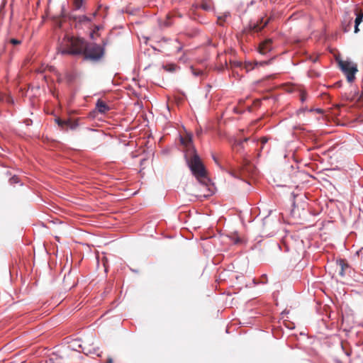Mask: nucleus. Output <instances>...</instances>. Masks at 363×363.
Listing matches in <instances>:
<instances>
[{"label":"nucleus","mask_w":363,"mask_h":363,"mask_svg":"<svg viewBox=\"0 0 363 363\" xmlns=\"http://www.w3.org/2000/svg\"><path fill=\"white\" fill-rule=\"evenodd\" d=\"M201 7L205 11H209L211 9V5L209 2L203 1L201 4Z\"/></svg>","instance_id":"obj_11"},{"label":"nucleus","mask_w":363,"mask_h":363,"mask_svg":"<svg viewBox=\"0 0 363 363\" xmlns=\"http://www.w3.org/2000/svg\"><path fill=\"white\" fill-rule=\"evenodd\" d=\"M11 184L18 183V178L16 176L13 177L10 179Z\"/></svg>","instance_id":"obj_17"},{"label":"nucleus","mask_w":363,"mask_h":363,"mask_svg":"<svg viewBox=\"0 0 363 363\" xmlns=\"http://www.w3.org/2000/svg\"><path fill=\"white\" fill-rule=\"evenodd\" d=\"M60 52L62 55H83L86 60H99L104 55V48L94 43L88 44L83 38L66 36L62 43Z\"/></svg>","instance_id":"obj_1"},{"label":"nucleus","mask_w":363,"mask_h":363,"mask_svg":"<svg viewBox=\"0 0 363 363\" xmlns=\"http://www.w3.org/2000/svg\"><path fill=\"white\" fill-rule=\"evenodd\" d=\"M167 66L165 67V68L167 69V70H168L169 72H173L175 69V67L174 65H169V68H167Z\"/></svg>","instance_id":"obj_18"},{"label":"nucleus","mask_w":363,"mask_h":363,"mask_svg":"<svg viewBox=\"0 0 363 363\" xmlns=\"http://www.w3.org/2000/svg\"><path fill=\"white\" fill-rule=\"evenodd\" d=\"M255 64H256V65H263L267 64V62H265V61H264V62H255Z\"/></svg>","instance_id":"obj_22"},{"label":"nucleus","mask_w":363,"mask_h":363,"mask_svg":"<svg viewBox=\"0 0 363 363\" xmlns=\"http://www.w3.org/2000/svg\"><path fill=\"white\" fill-rule=\"evenodd\" d=\"M352 24H342V30L345 33L349 32L352 28Z\"/></svg>","instance_id":"obj_14"},{"label":"nucleus","mask_w":363,"mask_h":363,"mask_svg":"<svg viewBox=\"0 0 363 363\" xmlns=\"http://www.w3.org/2000/svg\"><path fill=\"white\" fill-rule=\"evenodd\" d=\"M185 158L193 175L200 183L206 185L208 179L206 169L199 155L195 152L190 155H185Z\"/></svg>","instance_id":"obj_2"},{"label":"nucleus","mask_w":363,"mask_h":363,"mask_svg":"<svg viewBox=\"0 0 363 363\" xmlns=\"http://www.w3.org/2000/svg\"><path fill=\"white\" fill-rule=\"evenodd\" d=\"M268 139L267 138H262L261 139V143L262 145H264L266 143H267Z\"/></svg>","instance_id":"obj_21"},{"label":"nucleus","mask_w":363,"mask_h":363,"mask_svg":"<svg viewBox=\"0 0 363 363\" xmlns=\"http://www.w3.org/2000/svg\"><path fill=\"white\" fill-rule=\"evenodd\" d=\"M56 122L60 127H64L65 125H69L70 123L69 121H63L60 118H57Z\"/></svg>","instance_id":"obj_9"},{"label":"nucleus","mask_w":363,"mask_h":363,"mask_svg":"<svg viewBox=\"0 0 363 363\" xmlns=\"http://www.w3.org/2000/svg\"><path fill=\"white\" fill-rule=\"evenodd\" d=\"M337 264L338 265L340 266V274L341 276H344L345 274V268H347L348 267V265L347 263L345 262L344 260L342 259H340L337 262Z\"/></svg>","instance_id":"obj_8"},{"label":"nucleus","mask_w":363,"mask_h":363,"mask_svg":"<svg viewBox=\"0 0 363 363\" xmlns=\"http://www.w3.org/2000/svg\"><path fill=\"white\" fill-rule=\"evenodd\" d=\"M247 140H248V138H246L244 139V141H247Z\"/></svg>","instance_id":"obj_26"},{"label":"nucleus","mask_w":363,"mask_h":363,"mask_svg":"<svg viewBox=\"0 0 363 363\" xmlns=\"http://www.w3.org/2000/svg\"><path fill=\"white\" fill-rule=\"evenodd\" d=\"M240 242V240L239 239H237L235 241V243H238Z\"/></svg>","instance_id":"obj_25"},{"label":"nucleus","mask_w":363,"mask_h":363,"mask_svg":"<svg viewBox=\"0 0 363 363\" xmlns=\"http://www.w3.org/2000/svg\"><path fill=\"white\" fill-rule=\"evenodd\" d=\"M363 12L359 11L357 9H352L345 13V16L343 23H361L362 21Z\"/></svg>","instance_id":"obj_4"},{"label":"nucleus","mask_w":363,"mask_h":363,"mask_svg":"<svg viewBox=\"0 0 363 363\" xmlns=\"http://www.w3.org/2000/svg\"><path fill=\"white\" fill-rule=\"evenodd\" d=\"M250 26H252V25L250 24ZM260 26V24H252V26H250V29H252V30H254L255 32H258L263 28L262 26Z\"/></svg>","instance_id":"obj_13"},{"label":"nucleus","mask_w":363,"mask_h":363,"mask_svg":"<svg viewBox=\"0 0 363 363\" xmlns=\"http://www.w3.org/2000/svg\"><path fill=\"white\" fill-rule=\"evenodd\" d=\"M82 350L84 354H92V353L95 354L96 352L97 349H96V348L88 349V348L84 347L82 349Z\"/></svg>","instance_id":"obj_12"},{"label":"nucleus","mask_w":363,"mask_h":363,"mask_svg":"<svg viewBox=\"0 0 363 363\" xmlns=\"http://www.w3.org/2000/svg\"><path fill=\"white\" fill-rule=\"evenodd\" d=\"M181 50H182V47H179V48H177V51H178V52H179Z\"/></svg>","instance_id":"obj_24"},{"label":"nucleus","mask_w":363,"mask_h":363,"mask_svg":"<svg viewBox=\"0 0 363 363\" xmlns=\"http://www.w3.org/2000/svg\"><path fill=\"white\" fill-rule=\"evenodd\" d=\"M336 60L340 69L347 76V81L352 82L354 79V75L357 72V65L350 61L342 60L339 58Z\"/></svg>","instance_id":"obj_3"},{"label":"nucleus","mask_w":363,"mask_h":363,"mask_svg":"<svg viewBox=\"0 0 363 363\" xmlns=\"http://www.w3.org/2000/svg\"><path fill=\"white\" fill-rule=\"evenodd\" d=\"M11 43L13 44V45H18L20 43V41L16 40V39H11Z\"/></svg>","instance_id":"obj_20"},{"label":"nucleus","mask_w":363,"mask_h":363,"mask_svg":"<svg viewBox=\"0 0 363 363\" xmlns=\"http://www.w3.org/2000/svg\"><path fill=\"white\" fill-rule=\"evenodd\" d=\"M228 16H230V13L229 12H225L223 16H218V20H224Z\"/></svg>","instance_id":"obj_16"},{"label":"nucleus","mask_w":363,"mask_h":363,"mask_svg":"<svg viewBox=\"0 0 363 363\" xmlns=\"http://www.w3.org/2000/svg\"><path fill=\"white\" fill-rule=\"evenodd\" d=\"M181 143L186 148V154L190 155L193 153L196 152V150L192 145V137L191 135H186L185 137H181L180 138Z\"/></svg>","instance_id":"obj_5"},{"label":"nucleus","mask_w":363,"mask_h":363,"mask_svg":"<svg viewBox=\"0 0 363 363\" xmlns=\"http://www.w3.org/2000/svg\"><path fill=\"white\" fill-rule=\"evenodd\" d=\"M94 32H92V33H91V34H90V35H91V38H94Z\"/></svg>","instance_id":"obj_23"},{"label":"nucleus","mask_w":363,"mask_h":363,"mask_svg":"<svg viewBox=\"0 0 363 363\" xmlns=\"http://www.w3.org/2000/svg\"><path fill=\"white\" fill-rule=\"evenodd\" d=\"M74 7L76 9H79L82 6L83 0H74Z\"/></svg>","instance_id":"obj_15"},{"label":"nucleus","mask_w":363,"mask_h":363,"mask_svg":"<svg viewBox=\"0 0 363 363\" xmlns=\"http://www.w3.org/2000/svg\"><path fill=\"white\" fill-rule=\"evenodd\" d=\"M96 108L99 112L104 113L109 110L108 105L101 100H98L96 103Z\"/></svg>","instance_id":"obj_7"},{"label":"nucleus","mask_w":363,"mask_h":363,"mask_svg":"<svg viewBox=\"0 0 363 363\" xmlns=\"http://www.w3.org/2000/svg\"><path fill=\"white\" fill-rule=\"evenodd\" d=\"M272 49V46L271 40H267L261 43L258 47V51L262 55H266L267 53L270 52Z\"/></svg>","instance_id":"obj_6"},{"label":"nucleus","mask_w":363,"mask_h":363,"mask_svg":"<svg viewBox=\"0 0 363 363\" xmlns=\"http://www.w3.org/2000/svg\"><path fill=\"white\" fill-rule=\"evenodd\" d=\"M359 24H354V33H357L359 31Z\"/></svg>","instance_id":"obj_19"},{"label":"nucleus","mask_w":363,"mask_h":363,"mask_svg":"<svg viewBox=\"0 0 363 363\" xmlns=\"http://www.w3.org/2000/svg\"><path fill=\"white\" fill-rule=\"evenodd\" d=\"M91 21L90 19H89L86 16L83 15L82 16H79V19L77 20L76 18H74V21L75 23H84L86 21Z\"/></svg>","instance_id":"obj_10"}]
</instances>
